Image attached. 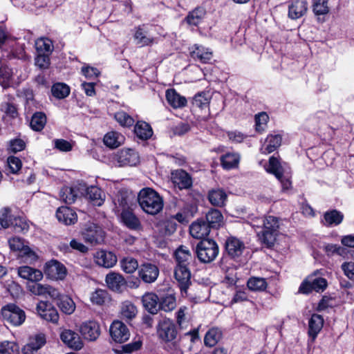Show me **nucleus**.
I'll list each match as a JSON object with an SVG mask.
<instances>
[{
  "label": "nucleus",
  "instance_id": "nucleus-1",
  "mask_svg": "<svg viewBox=\"0 0 354 354\" xmlns=\"http://www.w3.org/2000/svg\"><path fill=\"white\" fill-rule=\"evenodd\" d=\"M138 201L142 209L151 215L158 214L163 208L162 197L151 188L142 189L138 195Z\"/></svg>",
  "mask_w": 354,
  "mask_h": 354
},
{
  "label": "nucleus",
  "instance_id": "nucleus-2",
  "mask_svg": "<svg viewBox=\"0 0 354 354\" xmlns=\"http://www.w3.org/2000/svg\"><path fill=\"white\" fill-rule=\"evenodd\" d=\"M279 227V219L273 216H266L263 220L262 230L257 232L261 242L267 247H272L277 239Z\"/></svg>",
  "mask_w": 354,
  "mask_h": 354
},
{
  "label": "nucleus",
  "instance_id": "nucleus-3",
  "mask_svg": "<svg viewBox=\"0 0 354 354\" xmlns=\"http://www.w3.org/2000/svg\"><path fill=\"white\" fill-rule=\"evenodd\" d=\"M218 252L216 241L209 239L201 240L195 248V253L198 260L204 263L212 262L218 256Z\"/></svg>",
  "mask_w": 354,
  "mask_h": 354
},
{
  "label": "nucleus",
  "instance_id": "nucleus-4",
  "mask_svg": "<svg viewBox=\"0 0 354 354\" xmlns=\"http://www.w3.org/2000/svg\"><path fill=\"white\" fill-rule=\"evenodd\" d=\"M156 330L158 338L165 343L171 342L177 337L176 326L172 319L167 317H163L158 321Z\"/></svg>",
  "mask_w": 354,
  "mask_h": 354
},
{
  "label": "nucleus",
  "instance_id": "nucleus-5",
  "mask_svg": "<svg viewBox=\"0 0 354 354\" xmlns=\"http://www.w3.org/2000/svg\"><path fill=\"white\" fill-rule=\"evenodd\" d=\"M1 315L4 322L14 326H21L26 317L24 310L15 304H8L3 306Z\"/></svg>",
  "mask_w": 354,
  "mask_h": 354
},
{
  "label": "nucleus",
  "instance_id": "nucleus-6",
  "mask_svg": "<svg viewBox=\"0 0 354 354\" xmlns=\"http://www.w3.org/2000/svg\"><path fill=\"white\" fill-rule=\"evenodd\" d=\"M80 233L85 242L93 245L100 244L104 241V230L100 225L93 222H87L82 225Z\"/></svg>",
  "mask_w": 354,
  "mask_h": 354
},
{
  "label": "nucleus",
  "instance_id": "nucleus-7",
  "mask_svg": "<svg viewBox=\"0 0 354 354\" xmlns=\"http://www.w3.org/2000/svg\"><path fill=\"white\" fill-rule=\"evenodd\" d=\"M44 273L51 279L63 280L67 274V270L59 261L51 260L46 263Z\"/></svg>",
  "mask_w": 354,
  "mask_h": 354
},
{
  "label": "nucleus",
  "instance_id": "nucleus-8",
  "mask_svg": "<svg viewBox=\"0 0 354 354\" xmlns=\"http://www.w3.org/2000/svg\"><path fill=\"white\" fill-rule=\"evenodd\" d=\"M114 158L119 167L135 166L140 160L138 153L131 149H121Z\"/></svg>",
  "mask_w": 354,
  "mask_h": 354
},
{
  "label": "nucleus",
  "instance_id": "nucleus-9",
  "mask_svg": "<svg viewBox=\"0 0 354 354\" xmlns=\"http://www.w3.org/2000/svg\"><path fill=\"white\" fill-rule=\"evenodd\" d=\"M327 287V281L322 277H308L304 281L300 288L299 291L302 293L308 294L313 290L316 292L323 291Z\"/></svg>",
  "mask_w": 354,
  "mask_h": 354
},
{
  "label": "nucleus",
  "instance_id": "nucleus-10",
  "mask_svg": "<svg viewBox=\"0 0 354 354\" xmlns=\"http://www.w3.org/2000/svg\"><path fill=\"white\" fill-rule=\"evenodd\" d=\"M110 334L112 339L118 343H123L129 339L130 333L127 326L122 322L115 320L110 326Z\"/></svg>",
  "mask_w": 354,
  "mask_h": 354
},
{
  "label": "nucleus",
  "instance_id": "nucleus-11",
  "mask_svg": "<svg viewBox=\"0 0 354 354\" xmlns=\"http://www.w3.org/2000/svg\"><path fill=\"white\" fill-rule=\"evenodd\" d=\"M38 315L44 320L52 323H57L59 314L55 308L47 301H40L36 308Z\"/></svg>",
  "mask_w": 354,
  "mask_h": 354
},
{
  "label": "nucleus",
  "instance_id": "nucleus-12",
  "mask_svg": "<svg viewBox=\"0 0 354 354\" xmlns=\"http://www.w3.org/2000/svg\"><path fill=\"white\" fill-rule=\"evenodd\" d=\"M174 277L181 292H187L191 284V272L189 268L185 266H176Z\"/></svg>",
  "mask_w": 354,
  "mask_h": 354
},
{
  "label": "nucleus",
  "instance_id": "nucleus-13",
  "mask_svg": "<svg viewBox=\"0 0 354 354\" xmlns=\"http://www.w3.org/2000/svg\"><path fill=\"white\" fill-rule=\"evenodd\" d=\"M267 171L273 174L276 178L281 182L283 189H288L291 185V182L288 178H284L281 166L278 159L272 156L269 160V165Z\"/></svg>",
  "mask_w": 354,
  "mask_h": 354
},
{
  "label": "nucleus",
  "instance_id": "nucleus-14",
  "mask_svg": "<svg viewBox=\"0 0 354 354\" xmlns=\"http://www.w3.org/2000/svg\"><path fill=\"white\" fill-rule=\"evenodd\" d=\"M138 275L144 282L151 283L157 279L159 275V269L155 264L145 263L140 266Z\"/></svg>",
  "mask_w": 354,
  "mask_h": 354
},
{
  "label": "nucleus",
  "instance_id": "nucleus-15",
  "mask_svg": "<svg viewBox=\"0 0 354 354\" xmlns=\"http://www.w3.org/2000/svg\"><path fill=\"white\" fill-rule=\"evenodd\" d=\"M80 330L84 339L89 341L96 340L100 335L99 324L93 320L83 322L80 326Z\"/></svg>",
  "mask_w": 354,
  "mask_h": 354
},
{
  "label": "nucleus",
  "instance_id": "nucleus-16",
  "mask_svg": "<svg viewBox=\"0 0 354 354\" xmlns=\"http://www.w3.org/2000/svg\"><path fill=\"white\" fill-rule=\"evenodd\" d=\"M60 338L66 346L73 350H80L83 346L80 336L72 330L64 329L60 333Z\"/></svg>",
  "mask_w": 354,
  "mask_h": 354
},
{
  "label": "nucleus",
  "instance_id": "nucleus-17",
  "mask_svg": "<svg viewBox=\"0 0 354 354\" xmlns=\"http://www.w3.org/2000/svg\"><path fill=\"white\" fill-rule=\"evenodd\" d=\"M53 47L54 46H36V66L40 68H47L49 66V55L53 51Z\"/></svg>",
  "mask_w": 354,
  "mask_h": 354
},
{
  "label": "nucleus",
  "instance_id": "nucleus-18",
  "mask_svg": "<svg viewBox=\"0 0 354 354\" xmlns=\"http://www.w3.org/2000/svg\"><path fill=\"white\" fill-rule=\"evenodd\" d=\"M225 247L228 255L232 259H236L241 256L245 248L244 243L241 240L234 236H230L227 239Z\"/></svg>",
  "mask_w": 354,
  "mask_h": 354
},
{
  "label": "nucleus",
  "instance_id": "nucleus-19",
  "mask_svg": "<svg viewBox=\"0 0 354 354\" xmlns=\"http://www.w3.org/2000/svg\"><path fill=\"white\" fill-rule=\"evenodd\" d=\"M173 183L180 189H189L192 185V179L190 175L183 169H177L171 172Z\"/></svg>",
  "mask_w": 354,
  "mask_h": 354
},
{
  "label": "nucleus",
  "instance_id": "nucleus-20",
  "mask_svg": "<svg viewBox=\"0 0 354 354\" xmlns=\"http://www.w3.org/2000/svg\"><path fill=\"white\" fill-rule=\"evenodd\" d=\"M211 229L206 221L201 218L198 219L190 225L189 232L195 239H205L204 238L209 234Z\"/></svg>",
  "mask_w": 354,
  "mask_h": 354
},
{
  "label": "nucleus",
  "instance_id": "nucleus-21",
  "mask_svg": "<svg viewBox=\"0 0 354 354\" xmlns=\"http://www.w3.org/2000/svg\"><path fill=\"white\" fill-rule=\"evenodd\" d=\"M95 263L104 268H112L117 263L116 256L111 252L100 250L97 252L95 255Z\"/></svg>",
  "mask_w": 354,
  "mask_h": 354
},
{
  "label": "nucleus",
  "instance_id": "nucleus-22",
  "mask_svg": "<svg viewBox=\"0 0 354 354\" xmlns=\"http://www.w3.org/2000/svg\"><path fill=\"white\" fill-rule=\"evenodd\" d=\"M18 276L32 282H38L43 279V273L39 270L28 266H20L17 268Z\"/></svg>",
  "mask_w": 354,
  "mask_h": 354
},
{
  "label": "nucleus",
  "instance_id": "nucleus-23",
  "mask_svg": "<svg viewBox=\"0 0 354 354\" xmlns=\"http://www.w3.org/2000/svg\"><path fill=\"white\" fill-rule=\"evenodd\" d=\"M56 217L59 222L68 225L75 223L77 221L76 212L71 208L62 206L57 209L56 212Z\"/></svg>",
  "mask_w": 354,
  "mask_h": 354
},
{
  "label": "nucleus",
  "instance_id": "nucleus-24",
  "mask_svg": "<svg viewBox=\"0 0 354 354\" xmlns=\"http://www.w3.org/2000/svg\"><path fill=\"white\" fill-rule=\"evenodd\" d=\"M105 281L109 288L115 292H122L127 283L124 278L116 272L106 274Z\"/></svg>",
  "mask_w": 354,
  "mask_h": 354
},
{
  "label": "nucleus",
  "instance_id": "nucleus-25",
  "mask_svg": "<svg viewBox=\"0 0 354 354\" xmlns=\"http://www.w3.org/2000/svg\"><path fill=\"white\" fill-rule=\"evenodd\" d=\"M307 10L305 0H292L288 6V17L292 19L301 17Z\"/></svg>",
  "mask_w": 354,
  "mask_h": 354
},
{
  "label": "nucleus",
  "instance_id": "nucleus-26",
  "mask_svg": "<svg viewBox=\"0 0 354 354\" xmlns=\"http://www.w3.org/2000/svg\"><path fill=\"white\" fill-rule=\"evenodd\" d=\"M191 57L201 63H207L212 57V52L204 46H193L189 49Z\"/></svg>",
  "mask_w": 354,
  "mask_h": 354
},
{
  "label": "nucleus",
  "instance_id": "nucleus-27",
  "mask_svg": "<svg viewBox=\"0 0 354 354\" xmlns=\"http://www.w3.org/2000/svg\"><path fill=\"white\" fill-rule=\"evenodd\" d=\"M205 221L212 229H218L224 224L223 216L220 210L210 209L205 215Z\"/></svg>",
  "mask_w": 354,
  "mask_h": 354
},
{
  "label": "nucleus",
  "instance_id": "nucleus-28",
  "mask_svg": "<svg viewBox=\"0 0 354 354\" xmlns=\"http://www.w3.org/2000/svg\"><path fill=\"white\" fill-rule=\"evenodd\" d=\"M324 325V319L322 315L313 314L308 322V335L313 342Z\"/></svg>",
  "mask_w": 354,
  "mask_h": 354
},
{
  "label": "nucleus",
  "instance_id": "nucleus-29",
  "mask_svg": "<svg viewBox=\"0 0 354 354\" xmlns=\"http://www.w3.org/2000/svg\"><path fill=\"white\" fill-rule=\"evenodd\" d=\"M142 301L145 308L151 314L155 315L158 310V297L152 292H147L142 296Z\"/></svg>",
  "mask_w": 354,
  "mask_h": 354
},
{
  "label": "nucleus",
  "instance_id": "nucleus-30",
  "mask_svg": "<svg viewBox=\"0 0 354 354\" xmlns=\"http://www.w3.org/2000/svg\"><path fill=\"white\" fill-rule=\"evenodd\" d=\"M177 266H188L194 259V257L187 247L181 245L175 252Z\"/></svg>",
  "mask_w": 354,
  "mask_h": 354
},
{
  "label": "nucleus",
  "instance_id": "nucleus-31",
  "mask_svg": "<svg viewBox=\"0 0 354 354\" xmlns=\"http://www.w3.org/2000/svg\"><path fill=\"white\" fill-rule=\"evenodd\" d=\"M167 102L174 109L182 108L186 106L187 100L181 96L174 89H168L166 91Z\"/></svg>",
  "mask_w": 354,
  "mask_h": 354
},
{
  "label": "nucleus",
  "instance_id": "nucleus-32",
  "mask_svg": "<svg viewBox=\"0 0 354 354\" xmlns=\"http://www.w3.org/2000/svg\"><path fill=\"white\" fill-rule=\"evenodd\" d=\"M227 197L226 193L222 189H213L209 191L208 193V200L209 203L216 207L224 206Z\"/></svg>",
  "mask_w": 354,
  "mask_h": 354
},
{
  "label": "nucleus",
  "instance_id": "nucleus-33",
  "mask_svg": "<svg viewBox=\"0 0 354 354\" xmlns=\"http://www.w3.org/2000/svg\"><path fill=\"white\" fill-rule=\"evenodd\" d=\"M205 14L204 8L198 7L188 13L185 21L190 26H196L201 22Z\"/></svg>",
  "mask_w": 354,
  "mask_h": 354
},
{
  "label": "nucleus",
  "instance_id": "nucleus-34",
  "mask_svg": "<svg viewBox=\"0 0 354 354\" xmlns=\"http://www.w3.org/2000/svg\"><path fill=\"white\" fill-rule=\"evenodd\" d=\"M124 141V137L115 131L107 133L104 137V143L110 148H117Z\"/></svg>",
  "mask_w": 354,
  "mask_h": 354
},
{
  "label": "nucleus",
  "instance_id": "nucleus-35",
  "mask_svg": "<svg viewBox=\"0 0 354 354\" xmlns=\"http://www.w3.org/2000/svg\"><path fill=\"white\" fill-rule=\"evenodd\" d=\"M86 196L93 202V205L100 206L104 201L103 192L97 187L91 186L85 189Z\"/></svg>",
  "mask_w": 354,
  "mask_h": 354
},
{
  "label": "nucleus",
  "instance_id": "nucleus-36",
  "mask_svg": "<svg viewBox=\"0 0 354 354\" xmlns=\"http://www.w3.org/2000/svg\"><path fill=\"white\" fill-rule=\"evenodd\" d=\"M121 219L124 224L130 229L136 230L140 226L139 219L129 209H122Z\"/></svg>",
  "mask_w": 354,
  "mask_h": 354
},
{
  "label": "nucleus",
  "instance_id": "nucleus-37",
  "mask_svg": "<svg viewBox=\"0 0 354 354\" xmlns=\"http://www.w3.org/2000/svg\"><path fill=\"white\" fill-rule=\"evenodd\" d=\"M324 218V225L326 226L338 225L342 222L344 215L342 212L336 209H333L325 212Z\"/></svg>",
  "mask_w": 354,
  "mask_h": 354
},
{
  "label": "nucleus",
  "instance_id": "nucleus-38",
  "mask_svg": "<svg viewBox=\"0 0 354 354\" xmlns=\"http://www.w3.org/2000/svg\"><path fill=\"white\" fill-rule=\"evenodd\" d=\"M136 135L141 140H148L153 134L150 125L145 122H138L134 127Z\"/></svg>",
  "mask_w": 354,
  "mask_h": 354
},
{
  "label": "nucleus",
  "instance_id": "nucleus-39",
  "mask_svg": "<svg viewBox=\"0 0 354 354\" xmlns=\"http://www.w3.org/2000/svg\"><path fill=\"white\" fill-rule=\"evenodd\" d=\"M57 305L63 313L67 315L72 314L75 309L74 301L67 295H61L57 299Z\"/></svg>",
  "mask_w": 354,
  "mask_h": 354
},
{
  "label": "nucleus",
  "instance_id": "nucleus-40",
  "mask_svg": "<svg viewBox=\"0 0 354 354\" xmlns=\"http://www.w3.org/2000/svg\"><path fill=\"white\" fill-rule=\"evenodd\" d=\"M240 156L236 153H227L221 157L223 167L225 169H231L238 167Z\"/></svg>",
  "mask_w": 354,
  "mask_h": 354
},
{
  "label": "nucleus",
  "instance_id": "nucleus-41",
  "mask_svg": "<svg viewBox=\"0 0 354 354\" xmlns=\"http://www.w3.org/2000/svg\"><path fill=\"white\" fill-rule=\"evenodd\" d=\"M266 145L261 148L263 153H270L276 150L281 143V137L279 135L270 136L266 140Z\"/></svg>",
  "mask_w": 354,
  "mask_h": 354
},
{
  "label": "nucleus",
  "instance_id": "nucleus-42",
  "mask_svg": "<svg viewBox=\"0 0 354 354\" xmlns=\"http://www.w3.org/2000/svg\"><path fill=\"white\" fill-rule=\"evenodd\" d=\"M222 337V332L216 328L209 329L204 338L205 344L207 346L212 347L215 346Z\"/></svg>",
  "mask_w": 354,
  "mask_h": 354
},
{
  "label": "nucleus",
  "instance_id": "nucleus-43",
  "mask_svg": "<svg viewBox=\"0 0 354 354\" xmlns=\"http://www.w3.org/2000/svg\"><path fill=\"white\" fill-rule=\"evenodd\" d=\"M59 196L66 203L72 204L77 197V192L75 187H64L60 190Z\"/></svg>",
  "mask_w": 354,
  "mask_h": 354
},
{
  "label": "nucleus",
  "instance_id": "nucleus-44",
  "mask_svg": "<svg viewBox=\"0 0 354 354\" xmlns=\"http://www.w3.org/2000/svg\"><path fill=\"white\" fill-rule=\"evenodd\" d=\"M176 297L172 294H167L159 299V308L168 312L176 307Z\"/></svg>",
  "mask_w": 354,
  "mask_h": 354
},
{
  "label": "nucleus",
  "instance_id": "nucleus-45",
  "mask_svg": "<svg viewBox=\"0 0 354 354\" xmlns=\"http://www.w3.org/2000/svg\"><path fill=\"white\" fill-rule=\"evenodd\" d=\"M120 314L124 319L131 320L136 317L137 308L131 302L124 301L122 304Z\"/></svg>",
  "mask_w": 354,
  "mask_h": 354
},
{
  "label": "nucleus",
  "instance_id": "nucleus-46",
  "mask_svg": "<svg viewBox=\"0 0 354 354\" xmlns=\"http://www.w3.org/2000/svg\"><path fill=\"white\" fill-rule=\"evenodd\" d=\"M46 122V115L41 112H37L32 116L30 127L34 131H39L44 129Z\"/></svg>",
  "mask_w": 354,
  "mask_h": 354
},
{
  "label": "nucleus",
  "instance_id": "nucleus-47",
  "mask_svg": "<svg viewBox=\"0 0 354 354\" xmlns=\"http://www.w3.org/2000/svg\"><path fill=\"white\" fill-rule=\"evenodd\" d=\"M52 95L57 99H64L70 93L69 87L64 83H56L51 88Z\"/></svg>",
  "mask_w": 354,
  "mask_h": 354
},
{
  "label": "nucleus",
  "instance_id": "nucleus-48",
  "mask_svg": "<svg viewBox=\"0 0 354 354\" xmlns=\"http://www.w3.org/2000/svg\"><path fill=\"white\" fill-rule=\"evenodd\" d=\"M122 270L128 274L133 273L138 268L137 260L131 257L123 258L120 261Z\"/></svg>",
  "mask_w": 354,
  "mask_h": 354
},
{
  "label": "nucleus",
  "instance_id": "nucleus-49",
  "mask_svg": "<svg viewBox=\"0 0 354 354\" xmlns=\"http://www.w3.org/2000/svg\"><path fill=\"white\" fill-rule=\"evenodd\" d=\"M247 285L248 288L253 291H263L266 290L268 286L264 278L255 277L250 278Z\"/></svg>",
  "mask_w": 354,
  "mask_h": 354
},
{
  "label": "nucleus",
  "instance_id": "nucleus-50",
  "mask_svg": "<svg viewBox=\"0 0 354 354\" xmlns=\"http://www.w3.org/2000/svg\"><path fill=\"white\" fill-rule=\"evenodd\" d=\"M0 354H19V346L14 342H0Z\"/></svg>",
  "mask_w": 354,
  "mask_h": 354
},
{
  "label": "nucleus",
  "instance_id": "nucleus-51",
  "mask_svg": "<svg viewBox=\"0 0 354 354\" xmlns=\"http://www.w3.org/2000/svg\"><path fill=\"white\" fill-rule=\"evenodd\" d=\"M46 342V340L45 335L43 333H39L30 337L28 343L39 352L41 348L45 345Z\"/></svg>",
  "mask_w": 354,
  "mask_h": 354
},
{
  "label": "nucleus",
  "instance_id": "nucleus-52",
  "mask_svg": "<svg viewBox=\"0 0 354 354\" xmlns=\"http://www.w3.org/2000/svg\"><path fill=\"white\" fill-rule=\"evenodd\" d=\"M115 119L122 127H129L134 124L133 118L124 111L117 112Z\"/></svg>",
  "mask_w": 354,
  "mask_h": 354
},
{
  "label": "nucleus",
  "instance_id": "nucleus-53",
  "mask_svg": "<svg viewBox=\"0 0 354 354\" xmlns=\"http://www.w3.org/2000/svg\"><path fill=\"white\" fill-rule=\"evenodd\" d=\"M328 0H315L313 7V12L317 15H326L329 12Z\"/></svg>",
  "mask_w": 354,
  "mask_h": 354
},
{
  "label": "nucleus",
  "instance_id": "nucleus-54",
  "mask_svg": "<svg viewBox=\"0 0 354 354\" xmlns=\"http://www.w3.org/2000/svg\"><path fill=\"white\" fill-rule=\"evenodd\" d=\"M11 226H12L17 232H24L28 231L29 225L26 221L21 217H14L11 221Z\"/></svg>",
  "mask_w": 354,
  "mask_h": 354
},
{
  "label": "nucleus",
  "instance_id": "nucleus-55",
  "mask_svg": "<svg viewBox=\"0 0 354 354\" xmlns=\"http://www.w3.org/2000/svg\"><path fill=\"white\" fill-rule=\"evenodd\" d=\"M134 38L138 43L147 44L152 43L153 40L148 32L141 27H138L134 34Z\"/></svg>",
  "mask_w": 354,
  "mask_h": 354
},
{
  "label": "nucleus",
  "instance_id": "nucleus-56",
  "mask_svg": "<svg viewBox=\"0 0 354 354\" xmlns=\"http://www.w3.org/2000/svg\"><path fill=\"white\" fill-rule=\"evenodd\" d=\"M209 102V96L205 93L196 94L193 98L192 104L194 106L203 109L207 107Z\"/></svg>",
  "mask_w": 354,
  "mask_h": 354
},
{
  "label": "nucleus",
  "instance_id": "nucleus-57",
  "mask_svg": "<svg viewBox=\"0 0 354 354\" xmlns=\"http://www.w3.org/2000/svg\"><path fill=\"white\" fill-rule=\"evenodd\" d=\"M0 109L9 117L15 118L18 116L17 109L16 106L11 102H2L0 105Z\"/></svg>",
  "mask_w": 354,
  "mask_h": 354
},
{
  "label": "nucleus",
  "instance_id": "nucleus-58",
  "mask_svg": "<svg viewBox=\"0 0 354 354\" xmlns=\"http://www.w3.org/2000/svg\"><path fill=\"white\" fill-rule=\"evenodd\" d=\"M131 194L127 191H120L117 196V201L122 209H128L131 199Z\"/></svg>",
  "mask_w": 354,
  "mask_h": 354
},
{
  "label": "nucleus",
  "instance_id": "nucleus-59",
  "mask_svg": "<svg viewBox=\"0 0 354 354\" xmlns=\"http://www.w3.org/2000/svg\"><path fill=\"white\" fill-rule=\"evenodd\" d=\"M108 296L106 291L98 289L95 290L91 297V300L93 304L102 305L104 303Z\"/></svg>",
  "mask_w": 354,
  "mask_h": 354
},
{
  "label": "nucleus",
  "instance_id": "nucleus-60",
  "mask_svg": "<svg viewBox=\"0 0 354 354\" xmlns=\"http://www.w3.org/2000/svg\"><path fill=\"white\" fill-rule=\"evenodd\" d=\"M47 286L48 284H42L35 282V283L28 286V290L35 295L44 297L45 296V291L46 290Z\"/></svg>",
  "mask_w": 354,
  "mask_h": 354
},
{
  "label": "nucleus",
  "instance_id": "nucleus-61",
  "mask_svg": "<svg viewBox=\"0 0 354 354\" xmlns=\"http://www.w3.org/2000/svg\"><path fill=\"white\" fill-rule=\"evenodd\" d=\"M341 268L345 276L351 281H354V262H344L342 264Z\"/></svg>",
  "mask_w": 354,
  "mask_h": 354
},
{
  "label": "nucleus",
  "instance_id": "nucleus-62",
  "mask_svg": "<svg viewBox=\"0 0 354 354\" xmlns=\"http://www.w3.org/2000/svg\"><path fill=\"white\" fill-rule=\"evenodd\" d=\"M20 252L21 257L25 259V261L27 263H31L37 259V255L28 246H25Z\"/></svg>",
  "mask_w": 354,
  "mask_h": 354
},
{
  "label": "nucleus",
  "instance_id": "nucleus-63",
  "mask_svg": "<svg viewBox=\"0 0 354 354\" xmlns=\"http://www.w3.org/2000/svg\"><path fill=\"white\" fill-rule=\"evenodd\" d=\"M13 216L10 215V210L7 208H5L2 212L0 216V223L1 226L4 228H8L11 226V221L12 220Z\"/></svg>",
  "mask_w": 354,
  "mask_h": 354
},
{
  "label": "nucleus",
  "instance_id": "nucleus-64",
  "mask_svg": "<svg viewBox=\"0 0 354 354\" xmlns=\"http://www.w3.org/2000/svg\"><path fill=\"white\" fill-rule=\"evenodd\" d=\"M8 165L12 173L16 174L21 167V160L15 156H10L8 158Z\"/></svg>",
  "mask_w": 354,
  "mask_h": 354
}]
</instances>
